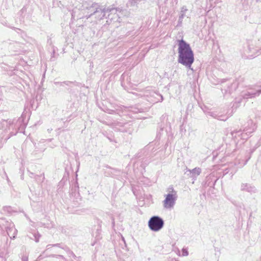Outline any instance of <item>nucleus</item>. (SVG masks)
I'll return each mask as SVG.
<instances>
[{
	"label": "nucleus",
	"mask_w": 261,
	"mask_h": 261,
	"mask_svg": "<svg viewBox=\"0 0 261 261\" xmlns=\"http://www.w3.org/2000/svg\"><path fill=\"white\" fill-rule=\"evenodd\" d=\"M188 253L187 250H186V249H182V255L183 256H187V255H188Z\"/></svg>",
	"instance_id": "5"
},
{
	"label": "nucleus",
	"mask_w": 261,
	"mask_h": 261,
	"mask_svg": "<svg viewBox=\"0 0 261 261\" xmlns=\"http://www.w3.org/2000/svg\"><path fill=\"white\" fill-rule=\"evenodd\" d=\"M176 199V194L173 190L172 193H169L166 195V198L164 201V206L166 208L172 207L175 203Z\"/></svg>",
	"instance_id": "3"
},
{
	"label": "nucleus",
	"mask_w": 261,
	"mask_h": 261,
	"mask_svg": "<svg viewBox=\"0 0 261 261\" xmlns=\"http://www.w3.org/2000/svg\"><path fill=\"white\" fill-rule=\"evenodd\" d=\"M22 260H23V261H28V257H24L23 258Z\"/></svg>",
	"instance_id": "6"
},
{
	"label": "nucleus",
	"mask_w": 261,
	"mask_h": 261,
	"mask_svg": "<svg viewBox=\"0 0 261 261\" xmlns=\"http://www.w3.org/2000/svg\"><path fill=\"white\" fill-rule=\"evenodd\" d=\"M164 221L162 219L158 216L151 217L149 222L148 226L150 229L154 231L160 230L163 227Z\"/></svg>",
	"instance_id": "2"
},
{
	"label": "nucleus",
	"mask_w": 261,
	"mask_h": 261,
	"mask_svg": "<svg viewBox=\"0 0 261 261\" xmlns=\"http://www.w3.org/2000/svg\"><path fill=\"white\" fill-rule=\"evenodd\" d=\"M201 172V170L200 168H195L192 170V173H194L196 175H199Z\"/></svg>",
	"instance_id": "4"
},
{
	"label": "nucleus",
	"mask_w": 261,
	"mask_h": 261,
	"mask_svg": "<svg viewBox=\"0 0 261 261\" xmlns=\"http://www.w3.org/2000/svg\"><path fill=\"white\" fill-rule=\"evenodd\" d=\"M178 54V62L190 68L194 62V55L189 45L183 40L179 41Z\"/></svg>",
	"instance_id": "1"
}]
</instances>
